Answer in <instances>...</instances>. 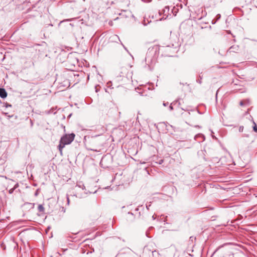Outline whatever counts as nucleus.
I'll list each match as a JSON object with an SVG mask.
<instances>
[{"label":"nucleus","instance_id":"12","mask_svg":"<svg viewBox=\"0 0 257 257\" xmlns=\"http://www.w3.org/2000/svg\"><path fill=\"white\" fill-rule=\"evenodd\" d=\"M239 104H240V105L241 106H243V101H241L240 102Z\"/></svg>","mask_w":257,"mask_h":257},{"label":"nucleus","instance_id":"14","mask_svg":"<svg viewBox=\"0 0 257 257\" xmlns=\"http://www.w3.org/2000/svg\"><path fill=\"white\" fill-rule=\"evenodd\" d=\"M242 130H243V127H242V128H241V127H240V128H239V131H242Z\"/></svg>","mask_w":257,"mask_h":257},{"label":"nucleus","instance_id":"13","mask_svg":"<svg viewBox=\"0 0 257 257\" xmlns=\"http://www.w3.org/2000/svg\"><path fill=\"white\" fill-rule=\"evenodd\" d=\"M168 105V103H163V105L165 106H167Z\"/></svg>","mask_w":257,"mask_h":257},{"label":"nucleus","instance_id":"11","mask_svg":"<svg viewBox=\"0 0 257 257\" xmlns=\"http://www.w3.org/2000/svg\"><path fill=\"white\" fill-rule=\"evenodd\" d=\"M169 108H170V110H172L173 109V107L171 105L169 106Z\"/></svg>","mask_w":257,"mask_h":257},{"label":"nucleus","instance_id":"17","mask_svg":"<svg viewBox=\"0 0 257 257\" xmlns=\"http://www.w3.org/2000/svg\"><path fill=\"white\" fill-rule=\"evenodd\" d=\"M79 187H81V185H77Z\"/></svg>","mask_w":257,"mask_h":257},{"label":"nucleus","instance_id":"10","mask_svg":"<svg viewBox=\"0 0 257 257\" xmlns=\"http://www.w3.org/2000/svg\"><path fill=\"white\" fill-rule=\"evenodd\" d=\"M67 204L69 205L70 200H69V198L68 196H67Z\"/></svg>","mask_w":257,"mask_h":257},{"label":"nucleus","instance_id":"3","mask_svg":"<svg viewBox=\"0 0 257 257\" xmlns=\"http://www.w3.org/2000/svg\"><path fill=\"white\" fill-rule=\"evenodd\" d=\"M7 96V93L4 88H0V97L2 98H5Z\"/></svg>","mask_w":257,"mask_h":257},{"label":"nucleus","instance_id":"8","mask_svg":"<svg viewBox=\"0 0 257 257\" xmlns=\"http://www.w3.org/2000/svg\"><path fill=\"white\" fill-rule=\"evenodd\" d=\"M112 39H113L114 40H115L116 39H119V38L118 37V36H117V35H114L112 36Z\"/></svg>","mask_w":257,"mask_h":257},{"label":"nucleus","instance_id":"5","mask_svg":"<svg viewBox=\"0 0 257 257\" xmlns=\"http://www.w3.org/2000/svg\"><path fill=\"white\" fill-rule=\"evenodd\" d=\"M18 187V184L17 183L15 185L14 187L11 189H10L9 190V192L10 194H12L14 190Z\"/></svg>","mask_w":257,"mask_h":257},{"label":"nucleus","instance_id":"16","mask_svg":"<svg viewBox=\"0 0 257 257\" xmlns=\"http://www.w3.org/2000/svg\"><path fill=\"white\" fill-rule=\"evenodd\" d=\"M198 82L199 83H201V81H200V80H199Z\"/></svg>","mask_w":257,"mask_h":257},{"label":"nucleus","instance_id":"2","mask_svg":"<svg viewBox=\"0 0 257 257\" xmlns=\"http://www.w3.org/2000/svg\"><path fill=\"white\" fill-rule=\"evenodd\" d=\"M75 136V134L72 133L66 134L61 137L58 146L59 150L61 154H62V150L65 145L70 144L74 140Z\"/></svg>","mask_w":257,"mask_h":257},{"label":"nucleus","instance_id":"7","mask_svg":"<svg viewBox=\"0 0 257 257\" xmlns=\"http://www.w3.org/2000/svg\"><path fill=\"white\" fill-rule=\"evenodd\" d=\"M254 125L253 127V131L257 133V126H256V124L255 123H254Z\"/></svg>","mask_w":257,"mask_h":257},{"label":"nucleus","instance_id":"9","mask_svg":"<svg viewBox=\"0 0 257 257\" xmlns=\"http://www.w3.org/2000/svg\"><path fill=\"white\" fill-rule=\"evenodd\" d=\"M91 142L92 143H96L97 142V140L94 138H92Z\"/></svg>","mask_w":257,"mask_h":257},{"label":"nucleus","instance_id":"6","mask_svg":"<svg viewBox=\"0 0 257 257\" xmlns=\"http://www.w3.org/2000/svg\"><path fill=\"white\" fill-rule=\"evenodd\" d=\"M38 209L39 212H43L44 211V207H43V205L40 204L38 206Z\"/></svg>","mask_w":257,"mask_h":257},{"label":"nucleus","instance_id":"4","mask_svg":"<svg viewBox=\"0 0 257 257\" xmlns=\"http://www.w3.org/2000/svg\"><path fill=\"white\" fill-rule=\"evenodd\" d=\"M238 50V46H232L228 50V51L230 52H236Z\"/></svg>","mask_w":257,"mask_h":257},{"label":"nucleus","instance_id":"1","mask_svg":"<svg viewBox=\"0 0 257 257\" xmlns=\"http://www.w3.org/2000/svg\"><path fill=\"white\" fill-rule=\"evenodd\" d=\"M176 49L174 44L160 46L155 45L149 48L146 57L145 58L146 64L149 68L155 63V60L160 52L162 55L166 56H172V54L176 51Z\"/></svg>","mask_w":257,"mask_h":257},{"label":"nucleus","instance_id":"15","mask_svg":"<svg viewBox=\"0 0 257 257\" xmlns=\"http://www.w3.org/2000/svg\"><path fill=\"white\" fill-rule=\"evenodd\" d=\"M82 186H83V187H82V188L83 189H84L85 188V186H84L83 185H82Z\"/></svg>","mask_w":257,"mask_h":257}]
</instances>
